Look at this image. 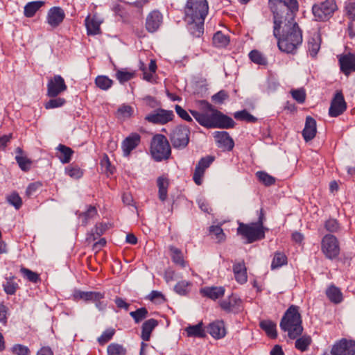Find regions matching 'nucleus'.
<instances>
[{"mask_svg":"<svg viewBox=\"0 0 355 355\" xmlns=\"http://www.w3.org/2000/svg\"><path fill=\"white\" fill-rule=\"evenodd\" d=\"M234 146V141L229 133L223 131V150H232Z\"/></svg>","mask_w":355,"mask_h":355,"instance_id":"680f3d73","label":"nucleus"},{"mask_svg":"<svg viewBox=\"0 0 355 355\" xmlns=\"http://www.w3.org/2000/svg\"><path fill=\"white\" fill-rule=\"evenodd\" d=\"M234 116L236 120L244 121L249 123H254L257 121L256 117L245 110L235 112Z\"/></svg>","mask_w":355,"mask_h":355,"instance_id":"5fc2aeb1","label":"nucleus"},{"mask_svg":"<svg viewBox=\"0 0 355 355\" xmlns=\"http://www.w3.org/2000/svg\"><path fill=\"white\" fill-rule=\"evenodd\" d=\"M111 227V224L109 223H96L94 230H92L91 233L88 234L87 241H94L98 237L103 235L107 230Z\"/></svg>","mask_w":355,"mask_h":355,"instance_id":"cd10ccee","label":"nucleus"},{"mask_svg":"<svg viewBox=\"0 0 355 355\" xmlns=\"http://www.w3.org/2000/svg\"><path fill=\"white\" fill-rule=\"evenodd\" d=\"M42 187L40 182H35L28 184L26 190V195L28 197L33 196Z\"/></svg>","mask_w":355,"mask_h":355,"instance_id":"0e129e2a","label":"nucleus"},{"mask_svg":"<svg viewBox=\"0 0 355 355\" xmlns=\"http://www.w3.org/2000/svg\"><path fill=\"white\" fill-rule=\"evenodd\" d=\"M187 336L189 337L204 338L205 331L203 329L202 322L195 325H189L185 329Z\"/></svg>","mask_w":355,"mask_h":355,"instance_id":"c9c22d12","label":"nucleus"},{"mask_svg":"<svg viewBox=\"0 0 355 355\" xmlns=\"http://www.w3.org/2000/svg\"><path fill=\"white\" fill-rule=\"evenodd\" d=\"M209 12L207 0H188L184 8V21L189 33L200 37L204 33V24Z\"/></svg>","mask_w":355,"mask_h":355,"instance_id":"f257e3e1","label":"nucleus"},{"mask_svg":"<svg viewBox=\"0 0 355 355\" xmlns=\"http://www.w3.org/2000/svg\"><path fill=\"white\" fill-rule=\"evenodd\" d=\"M189 129L185 126L176 128L171 137V140L174 148H185L189 141Z\"/></svg>","mask_w":355,"mask_h":355,"instance_id":"4468645a","label":"nucleus"},{"mask_svg":"<svg viewBox=\"0 0 355 355\" xmlns=\"http://www.w3.org/2000/svg\"><path fill=\"white\" fill-rule=\"evenodd\" d=\"M65 16V12L62 8L53 6L47 12L46 22L51 28H56L62 24Z\"/></svg>","mask_w":355,"mask_h":355,"instance_id":"2eb2a0df","label":"nucleus"},{"mask_svg":"<svg viewBox=\"0 0 355 355\" xmlns=\"http://www.w3.org/2000/svg\"><path fill=\"white\" fill-rule=\"evenodd\" d=\"M260 327L265 331L271 338H275L277 336L276 324L271 320H262L260 322Z\"/></svg>","mask_w":355,"mask_h":355,"instance_id":"58836bf2","label":"nucleus"},{"mask_svg":"<svg viewBox=\"0 0 355 355\" xmlns=\"http://www.w3.org/2000/svg\"><path fill=\"white\" fill-rule=\"evenodd\" d=\"M105 295V292L88 291L86 302H92L96 303V302L99 301V300L104 299Z\"/></svg>","mask_w":355,"mask_h":355,"instance_id":"bf43d9fd","label":"nucleus"},{"mask_svg":"<svg viewBox=\"0 0 355 355\" xmlns=\"http://www.w3.org/2000/svg\"><path fill=\"white\" fill-rule=\"evenodd\" d=\"M233 271L236 282L243 284L248 281L247 268L244 262H239L233 266Z\"/></svg>","mask_w":355,"mask_h":355,"instance_id":"393cba45","label":"nucleus"},{"mask_svg":"<svg viewBox=\"0 0 355 355\" xmlns=\"http://www.w3.org/2000/svg\"><path fill=\"white\" fill-rule=\"evenodd\" d=\"M67 86L64 78L60 75H55L49 79L47 83V96L49 97H57L65 92Z\"/></svg>","mask_w":355,"mask_h":355,"instance_id":"f8f14e48","label":"nucleus"},{"mask_svg":"<svg viewBox=\"0 0 355 355\" xmlns=\"http://www.w3.org/2000/svg\"><path fill=\"white\" fill-rule=\"evenodd\" d=\"M191 284L186 280H182L177 283L175 286V291L180 295H186L189 292Z\"/></svg>","mask_w":355,"mask_h":355,"instance_id":"864d4df0","label":"nucleus"},{"mask_svg":"<svg viewBox=\"0 0 355 355\" xmlns=\"http://www.w3.org/2000/svg\"><path fill=\"white\" fill-rule=\"evenodd\" d=\"M44 5V2L42 1L28 2L24 6V16L28 18L33 17Z\"/></svg>","mask_w":355,"mask_h":355,"instance_id":"72a5a7b5","label":"nucleus"},{"mask_svg":"<svg viewBox=\"0 0 355 355\" xmlns=\"http://www.w3.org/2000/svg\"><path fill=\"white\" fill-rule=\"evenodd\" d=\"M115 329L109 328L105 330L100 337L98 338V342L101 345H104L109 342L115 334Z\"/></svg>","mask_w":355,"mask_h":355,"instance_id":"6e6d98bb","label":"nucleus"},{"mask_svg":"<svg viewBox=\"0 0 355 355\" xmlns=\"http://www.w3.org/2000/svg\"><path fill=\"white\" fill-rule=\"evenodd\" d=\"M256 176L259 181L263 184L265 186H270L274 184L275 182V178L264 171L257 172Z\"/></svg>","mask_w":355,"mask_h":355,"instance_id":"3c124183","label":"nucleus"},{"mask_svg":"<svg viewBox=\"0 0 355 355\" xmlns=\"http://www.w3.org/2000/svg\"><path fill=\"white\" fill-rule=\"evenodd\" d=\"M242 302L235 295H232L227 300L223 301V310L230 313H238L241 310Z\"/></svg>","mask_w":355,"mask_h":355,"instance_id":"4be33fe9","label":"nucleus"},{"mask_svg":"<svg viewBox=\"0 0 355 355\" xmlns=\"http://www.w3.org/2000/svg\"><path fill=\"white\" fill-rule=\"evenodd\" d=\"M283 33L277 35L278 47L284 52L293 53L302 42V33L297 22L282 26Z\"/></svg>","mask_w":355,"mask_h":355,"instance_id":"20e7f679","label":"nucleus"},{"mask_svg":"<svg viewBox=\"0 0 355 355\" xmlns=\"http://www.w3.org/2000/svg\"><path fill=\"white\" fill-rule=\"evenodd\" d=\"M287 264V257L284 253L277 252L274 254V257L271 263V268L275 269Z\"/></svg>","mask_w":355,"mask_h":355,"instance_id":"49530a36","label":"nucleus"},{"mask_svg":"<svg viewBox=\"0 0 355 355\" xmlns=\"http://www.w3.org/2000/svg\"><path fill=\"white\" fill-rule=\"evenodd\" d=\"M292 97L299 103L304 102L306 98V93L303 89H294L291 92Z\"/></svg>","mask_w":355,"mask_h":355,"instance_id":"e2e57ef3","label":"nucleus"},{"mask_svg":"<svg viewBox=\"0 0 355 355\" xmlns=\"http://www.w3.org/2000/svg\"><path fill=\"white\" fill-rule=\"evenodd\" d=\"M107 355H126V348L121 344L112 343L107 346Z\"/></svg>","mask_w":355,"mask_h":355,"instance_id":"37998d69","label":"nucleus"},{"mask_svg":"<svg viewBox=\"0 0 355 355\" xmlns=\"http://www.w3.org/2000/svg\"><path fill=\"white\" fill-rule=\"evenodd\" d=\"M157 187L159 189V198L164 201L167 198L168 180L164 177H159L157 179Z\"/></svg>","mask_w":355,"mask_h":355,"instance_id":"4c0bfd02","label":"nucleus"},{"mask_svg":"<svg viewBox=\"0 0 355 355\" xmlns=\"http://www.w3.org/2000/svg\"><path fill=\"white\" fill-rule=\"evenodd\" d=\"M11 352L15 355H30V349L20 344H16L15 345L12 349Z\"/></svg>","mask_w":355,"mask_h":355,"instance_id":"052dcab7","label":"nucleus"},{"mask_svg":"<svg viewBox=\"0 0 355 355\" xmlns=\"http://www.w3.org/2000/svg\"><path fill=\"white\" fill-rule=\"evenodd\" d=\"M326 295L328 299L334 304H339L343 300L342 292L334 285H331L326 290Z\"/></svg>","mask_w":355,"mask_h":355,"instance_id":"f704fd0d","label":"nucleus"},{"mask_svg":"<svg viewBox=\"0 0 355 355\" xmlns=\"http://www.w3.org/2000/svg\"><path fill=\"white\" fill-rule=\"evenodd\" d=\"M214 156L208 155L202 157L198 162L193 174V180L197 185H201L203 182V178L206 170L211 166L214 161Z\"/></svg>","mask_w":355,"mask_h":355,"instance_id":"ddd939ff","label":"nucleus"},{"mask_svg":"<svg viewBox=\"0 0 355 355\" xmlns=\"http://www.w3.org/2000/svg\"><path fill=\"white\" fill-rule=\"evenodd\" d=\"M158 325V322L157 320L150 318L146 320L141 327V339L147 342L150 340L151 334L155 328Z\"/></svg>","mask_w":355,"mask_h":355,"instance_id":"5701e85b","label":"nucleus"},{"mask_svg":"<svg viewBox=\"0 0 355 355\" xmlns=\"http://www.w3.org/2000/svg\"><path fill=\"white\" fill-rule=\"evenodd\" d=\"M148 311L144 307L137 309L136 311H131L130 313V316L134 319L135 322L137 324L145 319L148 316Z\"/></svg>","mask_w":355,"mask_h":355,"instance_id":"603ef678","label":"nucleus"},{"mask_svg":"<svg viewBox=\"0 0 355 355\" xmlns=\"http://www.w3.org/2000/svg\"><path fill=\"white\" fill-rule=\"evenodd\" d=\"M56 149L59 152L58 157L60 162L63 164L69 163L73 154V150L63 144H59Z\"/></svg>","mask_w":355,"mask_h":355,"instance_id":"473e14b6","label":"nucleus"},{"mask_svg":"<svg viewBox=\"0 0 355 355\" xmlns=\"http://www.w3.org/2000/svg\"><path fill=\"white\" fill-rule=\"evenodd\" d=\"M65 173L69 177L74 179H79L83 175V170L77 165L70 164L65 168Z\"/></svg>","mask_w":355,"mask_h":355,"instance_id":"09e8293b","label":"nucleus"},{"mask_svg":"<svg viewBox=\"0 0 355 355\" xmlns=\"http://www.w3.org/2000/svg\"><path fill=\"white\" fill-rule=\"evenodd\" d=\"M199 110H190L194 119L206 128H222V113L205 101L198 102Z\"/></svg>","mask_w":355,"mask_h":355,"instance_id":"7ed1b4c3","label":"nucleus"},{"mask_svg":"<svg viewBox=\"0 0 355 355\" xmlns=\"http://www.w3.org/2000/svg\"><path fill=\"white\" fill-rule=\"evenodd\" d=\"M146 299L155 304H162L166 302V298L164 294L157 291H153L146 297Z\"/></svg>","mask_w":355,"mask_h":355,"instance_id":"de8ad7c7","label":"nucleus"},{"mask_svg":"<svg viewBox=\"0 0 355 355\" xmlns=\"http://www.w3.org/2000/svg\"><path fill=\"white\" fill-rule=\"evenodd\" d=\"M17 155L15 156V160L19 165V167L21 171L27 172L30 171L33 162L31 159L28 158L26 156H24V150L21 148L17 147L15 150Z\"/></svg>","mask_w":355,"mask_h":355,"instance_id":"b1692460","label":"nucleus"},{"mask_svg":"<svg viewBox=\"0 0 355 355\" xmlns=\"http://www.w3.org/2000/svg\"><path fill=\"white\" fill-rule=\"evenodd\" d=\"M316 121L311 116L306 117L304 128L302 131L304 139L308 142L311 141L316 135Z\"/></svg>","mask_w":355,"mask_h":355,"instance_id":"aec40b11","label":"nucleus"},{"mask_svg":"<svg viewBox=\"0 0 355 355\" xmlns=\"http://www.w3.org/2000/svg\"><path fill=\"white\" fill-rule=\"evenodd\" d=\"M85 26L87 28V35H96L101 33V24L98 19L96 15H94L92 16L88 15L85 20Z\"/></svg>","mask_w":355,"mask_h":355,"instance_id":"412c9836","label":"nucleus"},{"mask_svg":"<svg viewBox=\"0 0 355 355\" xmlns=\"http://www.w3.org/2000/svg\"><path fill=\"white\" fill-rule=\"evenodd\" d=\"M139 69L143 72V78L148 82L152 83L153 81V74L157 70V64L155 60H150L148 69L145 64L141 62Z\"/></svg>","mask_w":355,"mask_h":355,"instance_id":"bb28decb","label":"nucleus"},{"mask_svg":"<svg viewBox=\"0 0 355 355\" xmlns=\"http://www.w3.org/2000/svg\"><path fill=\"white\" fill-rule=\"evenodd\" d=\"M20 272L21 273L23 277L30 282L37 284L40 282L41 280L40 275L38 273L33 272L25 267H21Z\"/></svg>","mask_w":355,"mask_h":355,"instance_id":"c03bdc74","label":"nucleus"},{"mask_svg":"<svg viewBox=\"0 0 355 355\" xmlns=\"http://www.w3.org/2000/svg\"><path fill=\"white\" fill-rule=\"evenodd\" d=\"M250 60L256 64L266 67L268 64L266 57L258 50H252L249 53Z\"/></svg>","mask_w":355,"mask_h":355,"instance_id":"ea45409f","label":"nucleus"},{"mask_svg":"<svg viewBox=\"0 0 355 355\" xmlns=\"http://www.w3.org/2000/svg\"><path fill=\"white\" fill-rule=\"evenodd\" d=\"M200 293L203 297H208L213 300L220 298L222 296V288L214 286H205L200 290Z\"/></svg>","mask_w":355,"mask_h":355,"instance_id":"2f4dec72","label":"nucleus"},{"mask_svg":"<svg viewBox=\"0 0 355 355\" xmlns=\"http://www.w3.org/2000/svg\"><path fill=\"white\" fill-rule=\"evenodd\" d=\"M136 71L128 68H123L116 71L115 77L121 84L135 78L136 77Z\"/></svg>","mask_w":355,"mask_h":355,"instance_id":"c756f323","label":"nucleus"},{"mask_svg":"<svg viewBox=\"0 0 355 355\" xmlns=\"http://www.w3.org/2000/svg\"><path fill=\"white\" fill-rule=\"evenodd\" d=\"M321 44V37L320 33H314L308 42V51L313 58L318 54Z\"/></svg>","mask_w":355,"mask_h":355,"instance_id":"a878e982","label":"nucleus"},{"mask_svg":"<svg viewBox=\"0 0 355 355\" xmlns=\"http://www.w3.org/2000/svg\"><path fill=\"white\" fill-rule=\"evenodd\" d=\"M324 355H355V341L343 338L333 345L329 354Z\"/></svg>","mask_w":355,"mask_h":355,"instance_id":"9b49d317","label":"nucleus"},{"mask_svg":"<svg viewBox=\"0 0 355 355\" xmlns=\"http://www.w3.org/2000/svg\"><path fill=\"white\" fill-rule=\"evenodd\" d=\"M269 8L273 15L275 37L280 34L282 26L296 22L295 15L299 9L297 0H269Z\"/></svg>","mask_w":355,"mask_h":355,"instance_id":"f03ea898","label":"nucleus"},{"mask_svg":"<svg viewBox=\"0 0 355 355\" xmlns=\"http://www.w3.org/2000/svg\"><path fill=\"white\" fill-rule=\"evenodd\" d=\"M49 101L44 103L46 110L54 109L62 107L66 103V100L61 97H51Z\"/></svg>","mask_w":355,"mask_h":355,"instance_id":"8fccbe9b","label":"nucleus"},{"mask_svg":"<svg viewBox=\"0 0 355 355\" xmlns=\"http://www.w3.org/2000/svg\"><path fill=\"white\" fill-rule=\"evenodd\" d=\"M150 151L152 157L156 162L168 159L171 155V150L166 137L160 134L155 135L150 143Z\"/></svg>","mask_w":355,"mask_h":355,"instance_id":"423d86ee","label":"nucleus"},{"mask_svg":"<svg viewBox=\"0 0 355 355\" xmlns=\"http://www.w3.org/2000/svg\"><path fill=\"white\" fill-rule=\"evenodd\" d=\"M169 250L171 252V259L174 263L180 266L181 268H185L188 266V263L184 259V254L180 249L174 246H170Z\"/></svg>","mask_w":355,"mask_h":355,"instance_id":"7c9ffc66","label":"nucleus"},{"mask_svg":"<svg viewBox=\"0 0 355 355\" xmlns=\"http://www.w3.org/2000/svg\"><path fill=\"white\" fill-rule=\"evenodd\" d=\"M6 199L8 203L14 206L16 209H19L22 205L21 198L15 191L8 195Z\"/></svg>","mask_w":355,"mask_h":355,"instance_id":"4d7b16f0","label":"nucleus"},{"mask_svg":"<svg viewBox=\"0 0 355 355\" xmlns=\"http://www.w3.org/2000/svg\"><path fill=\"white\" fill-rule=\"evenodd\" d=\"M175 110L177 114L181 119H182L183 120L188 121V122L192 121V119L190 116V115L189 114V113L185 110H184L180 105H176L175 106Z\"/></svg>","mask_w":355,"mask_h":355,"instance_id":"69168bd1","label":"nucleus"},{"mask_svg":"<svg viewBox=\"0 0 355 355\" xmlns=\"http://www.w3.org/2000/svg\"><path fill=\"white\" fill-rule=\"evenodd\" d=\"M2 286L5 293L10 295H15L19 288L18 284L15 282L14 276L6 277Z\"/></svg>","mask_w":355,"mask_h":355,"instance_id":"e433bc0d","label":"nucleus"},{"mask_svg":"<svg viewBox=\"0 0 355 355\" xmlns=\"http://www.w3.org/2000/svg\"><path fill=\"white\" fill-rule=\"evenodd\" d=\"M266 230H268L267 228L261 227L254 223L248 224L239 223L237 234L245 239L246 243H252L264 239Z\"/></svg>","mask_w":355,"mask_h":355,"instance_id":"0eeeda50","label":"nucleus"},{"mask_svg":"<svg viewBox=\"0 0 355 355\" xmlns=\"http://www.w3.org/2000/svg\"><path fill=\"white\" fill-rule=\"evenodd\" d=\"M345 10L349 18L352 20H355V2H347L345 6Z\"/></svg>","mask_w":355,"mask_h":355,"instance_id":"774afa93","label":"nucleus"},{"mask_svg":"<svg viewBox=\"0 0 355 355\" xmlns=\"http://www.w3.org/2000/svg\"><path fill=\"white\" fill-rule=\"evenodd\" d=\"M162 22V14L159 10H153L146 17L145 24L146 29L148 32L153 33L159 28Z\"/></svg>","mask_w":355,"mask_h":355,"instance_id":"a211bd4d","label":"nucleus"},{"mask_svg":"<svg viewBox=\"0 0 355 355\" xmlns=\"http://www.w3.org/2000/svg\"><path fill=\"white\" fill-rule=\"evenodd\" d=\"M341 71L347 76L355 71V54L347 53L339 58Z\"/></svg>","mask_w":355,"mask_h":355,"instance_id":"6ab92c4d","label":"nucleus"},{"mask_svg":"<svg viewBox=\"0 0 355 355\" xmlns=\"http://www.w3.org/2000/svg\"><path fill=\"white\" fill-rule=\"evenodd\" d=\"M97 214L98 211L96 208L92 205L88 206L87 210L84 212H76V215L78 216L79 218L81 220L82 225L84 226L89 224L90 221L97 216Z\"/></svg>","mask_w":355,"mask_h":355,"instance_id":"c85d7f7f","label":"nucleus"},{"mask_svg":"<svg viewBox=\"0 0 355 355\" xmlns=\"http://www.w3.org/2000/svg\"><path fill=\"white\" fill-rule=\"evenodd\" d=\"M140 143L141 136L137 132L131 133L125 138L121 143L123 155L125 157H130L132 150H135Z\"/></svg>","mask_w":355,"mask_h":355,"instance_id":"f3484780","label":"nucleus"},{"mask_svg":"<svg viewBox=\"0 0 355 355\" xmlns=\"http://www.w3.org/2000/svg\"><path fill=\"white\" fill-rule=\"evenodd\" d=\"M336 10L337 5L335 0H326L313 5L312 8L313 14L318 21L328 20Z\"/></svg>","mask_w":355,"mask_h":355,"instance_id":"6e6552de","label":"nucleus"},{"mask_svg":"<svg viewBox=\"0 0 355 355\" xmlns=\"http://www.w3.org/2000/svg\"><path fill=\"white\" fill-rule=\"evenodd\" d=\"M321 250L329 259L336 258L340 253V246L337 238L332 234H326L321 241Z\"/></svg>","mask_w":355,"mask_h":355,"instance_id":"9d476101","label":"nucleus"},{"mask_svg":"<svg viewBox=\"0 0 355 355\" xmlns=\"http://www.w3.org/2000/svg\"><path fill=\"white\" fill-rule=\"evenodd\" d=\"M96 85L102 90H108L112 87L113 80L107 76H98L95 79Z\"/></svg>","mask_w":355,"mask_h":355,"instance_id":"79ce46f5","label":"nucleus"},{"mask_svg":"<svg viewBox=\"0 0 355 355\" xmlns=\"http://www.w3.org/2000/svg\"><path fill=\"white\" fill-rule=\"evenodd\" d=\"M175 114L172 110L157 108L146 114L144 119L146 121L154 125H166L173 121Z\"/></svg>","mask_w":355,"mask_h":355,"instance_id":"1a4fd4ad","label":"nucleus"},{"mask_svg":"<svg viewBox=\"0 0 355 355\" xmlns=\"http://www.w3.org/2000/svg\"><path fill=\"white\" fill-rule=\"evenodd\" d=\"M134 113V109L132 106L127 104H122L116 111V116L119 119L125 120L130 118Z\"/></svg>","mask_w":355,"mask_h":355,"instance_id":"a19ab883","label":"nucleus"},{"mask_svg":"<svg viewBox=\"0 0 355 355\" xmlns=\"http://www.w3.org/2000/svg\"><path fill=\"white\" fill-rule=\"evenodd\" d=\"M222 328V322L216 320L211 322L207 327V332L214 338H220V330Z\"/></svg>","mask_w":355,"mask_h":355,"instance_id":"a18cd8bd","label":"nucleus"},{"mask_svg":"<svg viewBox=\"0 0 355 355\" xmlns=\"http://www.w3.org/2000/svg\"><path fill=\"white\" fill-rule=\"evenodd\" d=\"M347 109V104L341 91L337 92L331 102L329 114L331 117H337Z\"/></svg>","mask_w":355,"mask_h":355,"instance_id":"dca6fc26","label":"nucleus"},{"mask_svg":"<svg viewBox=\"0 0 355 355\" xmlns=\"http://www.w3.org/2000/svg\"><path fill=\"white\" fill-rule=\"evenodd\" d=\"M324 227L326 230L331 232H336L339 230V224L335 219H329L326 221Z\"/></svg>","mask_w":355,"mask_h":355,"instance_id":"338daca9","label":"nucleus"},{"mask_svg":"<svg viewBox=\"0 0 355 355\" xmlns=\"http://www.w3.org/2000/svg\"><path fill=\"white\" fill-rule=\"evenodd\" d=\"M311 341L309 336H302L295 341V347L302 352H304L311 344Z\"/></svg>","mask_w":355,"mask_h":355,"instance_id":"13d9d810","label":"nucleus"},{"mask_svg":"<svg viewBox=\"0 0 355 355\" xmlns=\"http://www.w3.org/2000/svg\"><path fill=\"white\" fill-rule=\"evenodd\" d=\"M279 325L282 331L288 332V336L291 339H295L301 335L303 327L299 307L291 305L285 312Z\"/></svg>","mask_w":355,"mask_h":355,"instance_id":"39448f33","label":"nucleus"}]
</instances>
